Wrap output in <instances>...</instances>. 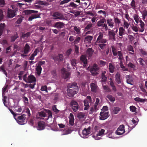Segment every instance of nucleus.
I'll use <instances>...</instances> for the list:
<instances>
[{
  "label": "nucleus",
  "instance_id": "f257e3e1",
  "mask_svg": "<svg viewBox=\"0 0 147 147\" xmlns=\"http://www.w3.org/2000/svg\"><path fill=\"white\" fill-rule=\"evenodd\" d=\"M67 88V94L69 97H73L78 92V87L76 83L69 84Z\"/></svg>",
  "mask_w": 147,
  "mask_h": 147
},
{
  "label": "nucleus",
  "instance_id": "f03ea898",
  "mask_svg": "<svg viewBox=\"0 0 147 147\" xmlns=\"http://www.w3.org/2000/svg\"><path fill=\"white\" fill-rule=\"evenodd\" d=\"M90 71L92 76H96L99 73L100 69L98 65L94 63L90 67Z\"/></svg>",
  "mask_w": 147,
  "mask_h": 147
},
{
  "label": "nucleus",
  "instance_id": "7ed1b4c3",
  "mask_svg": "<svg viewBox=\"0 0 147 147\" xmlns=\"http://www.w3.org/2000/svg\"><path fill=\"white\" fill-rule=\"evenodd\" d=\"M96 43H107V40L106 39L103 38V34L102 32H100Z\"/></svg>",
  "mask_w": 147,
  "mask_h": 147
},
{
  "label": "nucleus",
  "instance_id": "20e7f679",
  "mask_svg": "<svg viewBox=\"0 0 147 147\" xmlns=\"http://www.w3.org/2000/svg\"><path fill=\"white\" fill-rule=\"evenodd\" d=\"M26 116L25 114H23L21 116L18 117L17 118L18 119L17 120V123L20 125L24 124L26 122V121H25L26 118Z\"/></svg>",
  "mask_w": 147,
  "mask_h": 147
},
{
  "label": "nucleus",
  "instance_id": "39448f33",
  "mask_svg": "<svg viewBox=\"0 0 147 147\" xmlns=\"http://www.w3.org/2000/svg\"><path fill=\"white\" fill-rule=\"evenodd\" d=\"M71 108L74 112L77 111L78 109V102L74 100H72L70 102Z\"/></svg>",
  "mask_w": 147,
  "mask_h": 147
},
{
  "label": "nucleus",
  "instance_id": "423d86ee",
  "mask_svg": "<svg viewBox=\"0 0 147 147\" xmlns=\"http://www.w3.org/2000/svg\"><path fill=\"white\" fill-rule=\"evenodd\" d=\"M124 125H122L119 126L115 131V133L117 135H121L125 132Z\"/></svg>",
  "mask_w": 147,
  "mask_h": 147
},
{
  "label": "nucleus",
  "instance_id": "0eeeda50",
  "mask_svg": "<svg viewBox=\"0 0 147 147\" xmlns=\"http://www.w3.org/2000/svg\"><path fill=\"white\" fill-rule=\"evenodd\" d=\"M52 16L54 18V19L55 20L62 19L64 18L62 14L61 13L58 11L54 12Z\"/></svg>",
  "mask_w": 147,
  "mask_h": 147
},
{
  "label": "nucleus",
  "instance_id": "6e6552de",
  "mask_svg": "<svg viewBox=\"0 0 147 147\" xmlns=\"http://www.w3.org/2000/svg\"><path fill=\"white\" fill-rule=\"evenodd\" d=\"M53 59L55 62L58 61L59 62L63 61V57L62 54H59L57 56H53Z\"/></svg>",
  "mask_w": 147,
  "mask_h": 147
},
{
  "label": "nucleus",
  "instance_id": "1a4fd4ad",
  "mask_svg": "<svg viewBox=\"0 0 147 147\" xmlns=\"http://www.w3.org/2000/svg\"><path fill=\"white\" fill-rule=\"evenodd\" d=\"M109 113L101 111L100 114V116L99 119L100 120H105L107 119L109 117Z\"/></svg>",
  "mask_w": 147,
  "mask_h": 147
},
{
  "label": "nucleus",
  "instance_id": "9d476101",
  "mask_svg": "<svg viewBox=\"0 0 147 147\" xmlns=\"http://www.w3.org/2000/svg\"><path fill=\"white\" fill-rule=\"evenodd\" d=\"M61 71L63 77L64 79H66L69 77L70 75V73L65 69L63 68L61 70Z\"/></svg>",
  "mask_w": 147,
  "mask_h": 147
},
{
  "label": "nucleus",
  "instance_id": "9b49d317",
  "mask_svg": "<svg viewBox=\"0 0 147 147\" xmlns=\"http://www.w3.org/2000/svg\"><path fill=\"white\" fill-rule=\"evenodd\" d=\"M91 130V127H89L87 129L85 128L82 131V134L83 135L82 137L85 138L87 135L90 134Z\"/></svg>",
  "mask_w": 147,
  "mask_h": 147
},
{
  "label": "nucleus",
  "instance_id": "f8f14e48",
  "mask_svg": "<svg viewBox=\"0 0 147 147\" xmlns=\"http://www.w3.org/2000/svg\"><path fill=\"white\" fill-rule=\"evenodd\" d=\"M90 86L92 92L96 93L98 91V87L96 84L92 83L90 84Z\"/></svg>",
  "mask_w": 147,
  "mask_h": 147
},
{
  "label": "nucleus",
  "instance_id": "ddd939ff",
  "mask_svg": "<svg viewBox=\"0 0 147 147\" xmlns=\"http://www.w3.org/2000/svg\"><path fill=\"white\" fill-rule=\"evenodd\" d=\"M45 127V123L43 121H39L38 123L37 129L39 130L44 129Z\"/></svg>",
  "mask_w": 147,
  "mask_h": 147
},
{
  "label": "nucleus",
  "instance_id": "4468645a",
  "mask_svg": "<svg viewBox=\"0 0 147 147\" xmlns=\"http://www.w3.org/2000/svg\"><path fill=\"white\" fill-rule=\"evenodd\" d=\"M65 26V24L61 22H58L55 23L54 26L57 29H61L63 28Z\"/></svg>",
  "mask_w": 147,
  "mask_h": 147
},
{
  "label": "nucleus",
  "instance_id": "2eb2a0df",
  "mask_svg": "<svg viewBox=\"0 0 147 147\" xmlns=\"http://www.w3.org/2000/svg\"><path fill=\"white\" fill-rule=\"evenodd\" d=\"M109 30H111L108 31V35L110 39L112 40L115 41V32H113V30H111L110 29H109Z\"/></svg>",
  "mask_w": 147,
  "mask_h": 147
},
{
  "label": "nucleus",
  "instance_id": "dca6fc26",
  "mask_svg": "<svg viewBox=\"0 0 147 147\" xmlns=\"http://www.w3.org/2000/svg\"><path fill=\"white\" fill-rule=\"evenodd\" d=\"M30 48L29 45L28 43H26L24 48L23 52L25 54H27L30 51Z\"/></svg>",
  "mask_w": 147,
  "mask_h": 147
},
{
  "label": "nucleus",
  "instance_id": "f3484780",
  "mask_svg": "<svg viewBox=\"0 0 147 147\" xmlns=\"http://www.w3.org/2000/svg\"><path fill=\"white\" fill-rule=\"evenodd\" d=\"M36 79L35 77L33 75H30L28 76L27 78V81L26 83H31L35 82Z\"/></svg>",
  "mask_w": 147,
  "mask_h": 147
},
{
  "label": "nucleus",
  "instance_id": "a211bd4d",
  "mask_svg": "<svg viewBox=\"0 0 147 147\" xmlns=\"http://www.w3.org/2000/svg\"><path fill=\"white\" fill-rule=\"evenodd\" d=\"M115 80L118 84H121V76L120 73L117 72L115 76Z\"/></svg>",
  "mask_w": 147,
  "mask_h": 147
},
{
  "label": "nucleus",
  "instance_id": "6ab92c4d",
  "mask_svg": "<svg viewBox=\"0 0 147 147\" xmlns=\"http://www.w3.org/2000/svg\"><path fill=\"white\" fill-rule=\"evenodd\" d=\"M127 83L130 85H132L133 83V79L131 76L130 75L126 76Z\"/></svg>",
  "mask_w": 147,
  "mask_h": 147
},
{
  "label": "nucleus",
  "instance_id": "aec40b11",
  "mask_svg": "<svg viewBox=\"0 0 147 147\" xmlns=\"http://www.w3.org/2000/svg\"><path fill=\"white\" fill-rule=\"evenodd\" d=\"M38 11L32 10L27 9L24 11V13H25V15H28L32 13H37Z\"/></svg>",
  "mask_w": 147,
  "mask_h": 147
},
{
  "label": "nucleus",
  "instance_id": "412c9836",
  "mask_svg": "<svg viewBox=\"0 0 147 147\" xmlns=\"http://www.w3.org/2000/svg\"><path fill=\"white\" fill-rule=\"evenodd\" d=\"M15 16L14 11L11 9H8L7 13V16L9 18H12Z\"/></svg>",
  "mask_w": 147,
  "mask_h": 147
},
{
  "label": "nucleus",
  "instance_id": "4be33fe9",
  "mask_svg": "<svg viewBox=\"0 0 147 147\" xmlns=\"http://www.w3.org/2000/svg\"><path fill=\"white\" fill-rule=\"evenodd\" d=\"M80 61L84 65H86L87 63V60L86 56L84 55H82L80 57Z\"/></svg>",
  "mask_w": 147,
  "mask_h": 147
},
{
  "label": "nucleus",
  "instance_id": "5701e85b",
  "mask_svg": "<svg viewBox=\"0 0 147 147\" xmlns=\"http://www.w3.org/2000/svg\"><path fill=\"white\" fill-rule=\"evenodd\" d=\"M105 22L106 19L105 18L100 19L97 23V26L99 27L102 26Z\"/></svg>",
  "mask_w": 147,
  "mask_h": 147
},
{
  "label": "nucleus",
  "instance_id": "b1692460",
  "mask_svg": "<svg viewBox=\"0 0 147 147\" xmlns=\"http://www.w3.org/2000/svg\"><path fill=\"white\" fill-rule=\"evenodd\" d=\"M119 35L120 36H122L125 34V31L123 27H120L119 29Z\"/></svg>",
  "mask_w": 147,
  "mask_h": 147
},
{
  "label": "nucleus",
  "instance_id": "393cba45",
  "mask_svg": "<svg viewBox=\"0 0 147 147\" xmlns=\"http://www.w3.org/2000/svg\"><path fill=\"white\" fill-rule=\"evenodd\" d=\"M109 72L111 73H113L114 72L115 67L114 65L111 63H110L109 65Z\"/></svg>",
  "mask_w": 147,
  "mask_h": 147
},
{
  "label": "nucleus",
  "instance_id": "a878e982",
  "mask_svg": "<svg viewBox=\"0 0 147 147\" xmlns=\"http://www.w3.org/2000/svg\"><path fill=\"white\" fill-rule=\"evenodd\" d=\"M84 106H85L84 110H87L89 107V101L87 99H85L84 100Z\"/></svg>",
  "mask_w": 147,
  "mask_h": 147
},
{
  "label": "nucleus",
  "instance_id": "bb28decb",
  "mask_svg": "<svg viewBox=\"0 0 147 147\" xmlns=\"http://www.w3.org/2000/svg\"><path fill=\"white\" fill-rule=\"evenodd\" d=\"M71 64L73 67V69H75L76 67L77 60L75 59H71Z\"/></svg>",
  "mask_w": 147,
  "mask_h": 147
},
{
  "label": "nucleus",
  "instance_id": "cd10ccee",
  "mask_svg": "<svg viewBox=\"0 0 147 147\" xmlns=\"http://www.w3.org/2000/svg\"><path fill=\"white\" fill-rule=\"evenodd\" d=\"M93 52L94 51L92 48H89L87 50V54L89 55V57H91L92 56Z\"/></svg>",
  "mask_w": 147,
  "mask_h": 147
},
{
  "label": "nucleus",
  "instance_id": "c85d7f7f",
  "mask_svg": "<svg viewBox=\"0 0 147 147\" xmlns=\"http://www.w3.org/2000/svg\"><path fill=\"white\" fill-rule=\"evenodd\" d=\"M39 15L37 14H33L30 16L28 19V20L29 21H31L34 18H40Z\"/></svg>",
  "mask_w": 147,
  "mask_h": 147
},
{
  "label": "nucleus",
  "instance_id": "c756f323",
  "mask_svg": "<svg viewBox=\"0 0 147 147\" xmlns=\"http://www.w3.org/2000/svg\"><path fill=\"white\" fill-rule=\"evenodd\" d=\"M107 22L108 26L109 27L112 28L114 26V23L112 19H108L107 20Z\"/></svg>",
  "mask_w": 147,
  "mask_h": 147
},
{
  "label": "nucleus",
  "instance_id": "7c9ffc66",
  "mask_svg": "<svg viewBox=\"0 0 147 147\" xmlns=\"http://www.w3.org/2000/svg\"><path fill=\"white\" fill-rule=\"evenodd\" d=\"M38 113L39 117L41 118V119H43V117H45L47 116L46 113L43 111L38 112Z\"/></svg>",
  "mask_w": 147,
  "mask_h": 147
},
{
  "label": "nucleus",
  "instance_id": "2f4dec72",
  "mask_svg": "<svg viewBox=\"0 0 147 147\" xmlns=\"http://www.w3.org/2000/svg\"><path fill=\"white\" fill-rule=\"evenodd\" d=\"M36 71L37 74L38 76H40L41 72L42 70V68L41 67H39L38 66H36Z\"/></svg>",
  "mask_w": 147,
  "mask_h": 147
},
{
  "label": "nucleus",
  "instance_id": "473e14b6",
  "mask_svg": "<svg viewBox=\"0 0 147 147\" xmlns=\"http://www.w3.org/2000/svg\"><path fill=\"white\" fill-rule=\"evenodd\" d=\"M111 47L112 51L113 56H117V52L116 49L113 45L111 46Z\"/></svg>",
  "mask_w": 147,
  "mask_h": 147
},
{
  "label": "nucleus",
  "instance_id": "72a5a7b5",
  "mask_svg": "<svg viewBox=\"0 0 147 147\" xmlns=\"http://www.w3.org/2000/svg\"><path fill=\"white\" fill-rule=\"evenodd\" d=\"M106 97L111 102H114L115 101V98L110 94L108 95Z\"/></svg>",
  "mask_w": 147,
  "mask_h": 147
},
{
  "label": "nucleus",
  "instance_id": "f704fd0d",
  "mask_svg": "<svg viewBox=\"0 0 147 147\" xmlns=\"http://www.w3.org/2000/svg\"><path fill=\"white\" fill-rule=\"evenodd\" d=\"M120 109V108L118 107H114L113 109V111L114 114H116L118 113Z\"/></svg>",
  "mask_w": 147,
  "mask_h": 147
},
{
  "label": "nucleus",
  "instance_id": "c9c22d12",
  "mask_svg": "<svg viewBox=\"0 0 147 147\" xmlns=\"http://www.w3.org/2000/svg\"><path fill=\"white\" fill-rule=\"evenodd\" d=\"M74 30L76 31V34H81V28L79 27L74 26Z\"/></svg>",
  "mask_w": 147,
  "mask_h": 147
},
{
  "label": "nucleus",
  "instance_id": "e433bc0d",
  "mask_svg": "<svg viewBox=\"0 0 147 147\" xmlns=\"http://www.w3.org/2000/svg\"><path fill=\"white\" fill-rule=\"evenodd\" d=\"M19 37V36L18 34L16 33L14 35L11 36V42H14L15 40L17 38Z\"/></svg>",
  "mask_w": 147,
  "mask_h": 147
},
{
  "label": "nucleus",
  "instance_id": "4c0bfd02",
  "mask_svg": "<svg viewBox=\"0 0 147 147\" xmlns=\"http://www.w3.org/2000/svg\"><path fill=\"white\" fill-rule=\"evenodd\" d=\"M117 54L119 56L118 59L119 60L122 61L123 58V55L122 52L121 51H117Z\"/></svg>",
  "mask_w": 147,
  "mask_h": 147
},
{
  "label": "nucleus",
  "instance_id": "58836bf2",
  "mask_svg": "<svg viewBox=\"0 0 147 147\" xmlns=\"http://www.w3.org/2000/svg\"><path fill=\"white\" fill-rule=\"evenodd\" d=\"M134 100L136 102H144L146 100V99L141 98H139V97H137L134 98Z\"/></svg>",
  "mask_w": 147,
  "mask_h": 147
},
{
  "label": "nucleus",
  "instance_id": "ea45409f",
  "mask_svg": "<svg viewBox=\"0 0 147 147\" xmlns=\"http://www.w3.org/2000/svg\"><path fill=\"white\" fill-rule=\"evenodd\" d=\"M105 131V129H101L100 130H98V133L96 134L97 136H103L104 134V132Z\"/></svg>",
  "mask_w": 147,
  "mask_h": 147
},
{
  "label": "nucleus",
  "instance_id": "a19ab883",
  "mask_svg": "<svg viewBox=\"0 0 147 147\" xmlns=\"http://www.w3.org/2000/svg\"><path fill=\"white\" fill-rule=\"evenodd\" d=\"M70 12L74 15L75 17H77L80 15V11H78L73 10L70 11Z\"/></svg>",
  "mask_w": 147,
  "mask_h": 147
},
{
  "label": "nucleus",
  "instance_id": "79ce46f5",
  "mask_svg": "<svg viewBox=\"0 0 147 147\" xmlns=\"http://www.w3.org/2000/svg\"><path fill=\"white\" fill-rule=\"evenodd\" d=\"M85 114L84 113L80 112L78 114L77 117L79 119H83L84 117Z\"/></svg>",
  "mask_w": 147,
  "mask_h": 147
},
{
  "label": "nucleus",
  "instance_id": "37998d69",
  "mask_svg": "<svg viewBox=\"0 0 147 147\" xmlns=\"http://www.w3.org/2000/svg\"><path fill=\"white\" fill-rule=\"evenodd\" d=\"M93 37L91 36H87L85 38V40L86 41L90 42L92 39Z\"/></svg>",
  "mask_w": 147,
  "mask_h": 147
},
{
  "label": "nucleus",
  "instance_id": "c03bdc74",
  "mask_svg": "<svg viewBox=\"0 0 147 147\" xmlns=\"http://www.w3.org/2000/svg\"><path fill=\"white\" fill-rule=\"evenodd\" d=\"M14 108L15 111L18 113L22 111V109L20 106H15Z\"/></svg>",
  "mask_w": 147,
  "mask_h": 147
},
{
  "label": "nucleus",
  "instance_id": "a18cd8bd",
  "mask_svg": "<svg viewBox=\"0 0 147 147\" xmlns=\"http://www.w3.org/2000/svg\"><path fill=\"white\" fill-rule=\"evenodd\" d=\"M131 7V8L134 9L136 7V2L134 0H132L130 4Z\"/></svg>",
  "mask_w": 147,
  "mask_h": 147
},
{
  "label": "nucleus",
  "instance_id": "49530a36",
  "mask_svg": "<svg viewBox=\"0 0 147 147\" xmlns=\"http://www.w3.org/2000/svg\"><path fill=\"white\" fill-rule=\"evenodd\" d=\"M129 23L127 22H126L125 20L123 22V26L125 29H127L128 28L129 26Z\"/></svg>",
  "mask_w": 147,
  "mask_h": 147
},
{
  "label": "nucleus",
  "instance_id": "de8ad7c7",
  "mask_svg": "<svg viewBox=\"0 0 147 147\" xmlns=\"http://www.w3.org/2000/svg\"><path fill=\"white\" fill-rule=\"evenodd\" d=\"M69 6L71 7L74 8H76L79 5L75 3L74 2H71L69 3Z\"/></svg>",
  "mask_w": 147,
  "mask_h": 147
},
{
  "label": "nucleus",
  "instance_id": "09e8293b",
  "mask_svg": "<svg viewBox=\"0 0 147 147\" xmlns=\"http://www.w3.org/2000/svg\"><path fill=\"white\" fill-rule=\"evenodd\" d=\"M130 110L133 112H136V107L134 106H131L129 107Z\"/></svg>",
  "mask_w": 147,
  "mask_h": 147
},
{
  "label": "nucleus",
  "instance_id": "8fccbe9b",
  "mask_svg": "<svg viewBox=\"0 0 147 147\" xmlns=\"http://www.w3.org/2000/svg\"><path fill=\"white\" fill-rule=\"evenodd\" d=\"M104 89L105 90V92H111V89L109 88L107 86L104 85L103 86Z\"/></svg>",
  "mask_w": 147,
  "mask_h": 147
},
{
  "label": "nucleus",
  "instance_id": "3c124183",
  "mask_svg": "<svg viewBox=\"0 0 147 147\" xmlns=\"http://www.w3.org/2000/svg\"><path fill=\"white\" fill-rule=\"evenodd\" d=\"M98 14H102L104 16V17H106L107 14V12L105 11H103L102 10H100L98 12Z\"/></svg>",
  "mask_w": 147,
  "mask_h": 147
},
{
  "label": "nucleus",
  "instance_id": "603ef678",
  "mask_svg": "<svg viewBox=\"0 0 147 147\" xmlns=\"http://www.w3.org/2000/svg\"><path fill=\"white\" fill-rule=\"evenodd\" d=\"M30 33L29 32H27L26 34H22V37L24 38H28L30 36Z\"/></svg>",
  "mask_w": 147,
  "mask_h": 147
},
{
  "label": "nucleus",
  "instance_id": "864d4df0",
  "mask_svg": "<svg viewBox=\"0 0 147 147\" xmlns=\"http://www.w3.org/2000/svg\"><path fill=\"white\" fill-rule=\"evenodd\" d=\"M107 45L106 43H100L98 45V46L101 49H103L105 47V46Z\"/></svg>",
  "mask_w": 147,
  "mask_h": 147
},
{
  "label": "nucleus",
  "instance_id": "5fc2aeb1",
  "mask_svg": "<svg viewBox=\"0 0 147 147\" xmlns=\"http://www.w3.org/2000/svg\"><path fill=\"white\" fill-rule=\"evenodd\" d=\"M47 113L48 116L47 120L49 118H51L52 117V113L50 110H48L47 111Z\"/></svg>",
  "mask_w": 147,
  "mask_h": 147
},
{
  "label": "nucleus",
  "instance_id": "6e6d98bb",
  "mask_svg": "<svg viewBox=\"0 0 147 147\" xmlns=\"http://www.w3.org/2000/svg\"><path fill=\"white\" fill-rule=\"evenodd\" d=\"M25 111L26 113L28 115V117H30L31 115L30 109H28V108H27L25 109Z\"/></svg>",
  "mask_w": 147,
  "mask_h": 147
},
{
  "label": "nucleus",
  "instance_id": "4d7b16f0",
  "mask_svg": "<svg viewBox=\"0 0 147 147\" xmlns=\"http://www.w3.org/2000/svg\"><path fill=\"white\" fill-rule=\"evenodd\" d=\"M53 110L56 113H59V111L55 105H53L52 107Z\"/></svg>",
  "mask_w": 147,
  "mask_h": 147
},
{
  "label": "nucleus",
  "instance_id": "13d9d810",
  "mask_svg": "<svg viewBox=\"0 0 147 147\" xmlns=\"http://www.w3.org/2000/svg\"><path fill=\"white\" fill-rule=\"evenodd\" d=\"M134 18L136 23H138L139 20L138 16L137 14H135Z\"/></svg>",
  "mask_w": 147,
  "mask_h": 147
},
{
  "label": "nucleus",
  "instance_id": "bf43d9fd",
  "mask_svg": "<svg viewBox=\"0 0 147 147\" xmlns=\"http://www.w3.org/2000/svg\"><path fill=\"white\" fill-rule=\"evenodd\" d=\"M120 67L122 68V69L123 71H128V69L127 68H126L125 66H124L123 64H121L120 65Z\"/></svg>",
  "mask_w": 147,
  "mask_h": 147
},
{
  "label": "nucleus",
  "instance_id": "052dcab7",
  "mask_svg": "<svg viewBox=\"0 0 147 147\" xmlns=\"http://www.w3.org/2000/svg\"><path fill=\"white\" fill-rule=\"evenodd\" d=\"M40 90L42 91H45L47 92V87L46 85L42 86L41 87Z\"/></svg>",
  "mask_w": 147,
  "mask_h": 147
},
{
  "label": "nucleus",
  "instance_id": "680f3d73",
  "mask_svg": "<svg viewBox=\"0 0 147 147\" xmlns=\"http://www.w3.org/2000/svg\"><path fill=\"white\" fill-rule=\"evenodd\" d=\"M70 0H63L61 1L59 3L60 5H62L65 3H66L70 1Z\"/></svg>",
  "mask_w": 147,
  "mask_h": 147
},
{
  "label": "nucleus",
  "instance_id": "e2e57ef3",
  "mask_svg": "<svg viewBox=\"0 0 147 147\" xmlns=\"http://www.w3.org/2000/svg\"><path fill=\"white\" fill-rule=\"evenodd\" d=\"M114 21L115 23L118 24H120L121 22L120 20L117 17L114 18Z\"/></svg>",
  "mask_w": 147,
  "mask_h": 147
},
{
  "label": "nucleus",
  "instance_id": "0e129e2a",
  "mask_svg": "<svg viewBox=\"0 0 147 147\" xmlns=\"http://www.w3.org/2000/svg\"><path fill=\"white\" fill-rule=\"evenodd\" d=\"M69 124L71 126H73L74 124V118L69 119Z\"/></svg>",
  "mask_w": 147,
  "mask_h": 147
},
{
  "label": "nucleus",
  "instance_id": "69168bd1",
  "mask_svg": "<svg viewBox=\"0 0 147 147\" xmlns=\"http://www.w3.org/2000/svg\"><path fill=\"white\" fill-rule=\"evenodd\" d=\"M45 61H40L37 63L38 66L41 67V66L45 63Z\"/></svg>",
  "mask_w": 147,
  "mask_h": 147
},
{
  "label": "nucleus",
  "instance_id": "338daca9",
  "mask_svg": "<svg viewBox=\"0 0 147 147\" xmlns=\"http://www.w3.org/2000/svg\"><path fill=\"white\" fill-rule=\"evenodd\" d=\"M128 66L129 67H130L133 69H134L135 67V65L131 62H129L128 64Z\"/></svg>",
  "mask_w": 147,
  "mask_h": 147
},
{
  "label": "nucleus",
  "instance_id": "774afa93",
  "mask_svg": "<svg viewBox=\"0 0 147 147\" xmlns=\"http://www.w3.org/2000/svg\"><path fill=\"white\" fill-rule=\"evenodd\" d=\"M143 18L144 19L145 17L147 16V11L146 10H144L143 11L142 13Z\"/></svg>",
  "mask_w": 147,
  "mask_h": 147
}]
</instances>
